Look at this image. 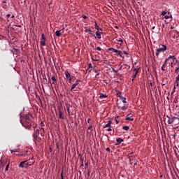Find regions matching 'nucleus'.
Here are the masks:
<instances>
[{"instance_id":"1","label":"nucleus","mask_w":179,"mask_h":179,"mask_svg":"<svg viewBox=\"0 0 179 179\" xmlns=\"http://www.w3.org/2000/svg\"><path fill=\"white\" fill-rule=\"evenodd\" d=\"M170 59H173V61H174L175 59H176V56H173L171 55L169 56L164 62L163 66H162V71H166V69H164V66H166V65H167V62H169V61H170Z\"/></svg>"},{"instance_id":"2","label":"nucleus","mask_w":179,"mask_h":179,"mask_svg":"<svg viewBox=\"0 0 179 179\" xmlns=\"http://www.w3.org/2000/svg\"><path fill=\"white\" fill-rule=\"evenodd\" d=\"M166 50H167V46H166V45H162L161 48L157 49L156 56L159 57V54H160V52H164Z\"/></svg>"},{"instance_id":"3","label":"nucleus","mask_w":179,"mask_h":179,"mask_svg":"<svg viewBox=\"0 0 179 179\" xmlns=\"http://www.w3.org/2000/svg\"><path fill=\"white\" fill-rule=\"evenodd\" d=\"M117 108H120V110H125L128 108V106L126 104H123L122 103L120 102L117 103Z\"/></svg>"},{"instance_id":"4","label":"nucleus","mask_w":179,"mask_h":179,"mask_svg":"<svg viewBox=\"0 0 179 179\" xmlns=\"http://www.w3.org/2000/svg\"><path fill=\"white\" fill-rule=\"evenodd\" d=\"M38 135H40V130L36 129L33 134L34 142H37V136H38Z\"/></svg>"},{"instance_id":"5","label":"nucleus","mask_w":179,"mask_h":179,"mask_svg":"<svg viewBox=\"0 0 179 179\" xmlns=\"http://www.w3.org/2000/svg\"><path fill=\"white\" fill-rule=\"evenodd\" d=\"M19 166H20V167H22V168H23V167L26 168L29 166H31V164H29V162H27V161H23V162H20Z\"/></svg>"},{"instance_id":"6","label":"nucleus","mask_w":179,"mask_h":179,"mask_svg":"<svg viewBox=\"0 0 179 179\" xmlns=\"http://www.w3.org/2000/svg\"><path fill=\"white\" fill-rule=\"evenodd\" d=\"M179 120L178 117H174L173 118H170L169 117V120H168V124H173V122H174L175 120Z\"/></svg>"},{"instance_id":"7","label":"nucleus","mask_w":179,"mask_h":179,"mask_svg":"<svg viewBox=\"0 0 179 179\" xmlns=\"http://www.w3.org/2000/svg\"><path fill=\"white\" fill-rule=\"evenodd\" d=\"M79 82H80V80H77L76 81V83L72 85L71 89L70 90L71 92H72V90H73V89H75V87H76V86H78V85H79Z\"/></svg>"},{"instance_id":"8","label":"nucleus","mask_w":179,"mask_h":179,"mask_svg":"<svg viewBox=\"0 0 179 179\" xmlns=\"http://www.w3.org/2000/svg\"><path fill=\"white\" fill-rule=\"evenodd\" d=\"M41 45H45V36H44V34H42V40L41 41Z\"/></svg>"},{"instance_id":"9","label":"nucleus","mask_w":179,"mask_h":179,"mask_svg":"<svg viewBox=\"0 0 179 179\" xmlns=\"http://www.w3.org/2000/svg\"><path fill=\"white\" fill-rule=\"evenodd\" d=\"M64 74H65V76H66V79H71L72 78L71 76V73L68 71H66L64 72Z\"/></svg>"},{"instance_id":"10","label":"nucleus","mask_w":179,"mask_h":179,"mask_svg":"<svg viewBox=\"0 0 179 179\" xmlns=\"http://www.w3.org/2000/svg\"><path fill=\"white\" fill-rule=\"evenodd\" d=\"M31 115H25L24 116L25 122H27V121H30V120H31Z\"/></svg>"},{"instance_id":"11","label":"nucleus","mask_w":179,"mask_h":179,"mask_svg":"<svg viewBox=\"0 0 179 179\" xmlns=\"http://www.w3.org/2000/svg\"><path fill=\"white\" fill-rule=\"evenodd\" d=\"M132 117V114L130 113L129 115H127V117H126V120L127 121H134V118H131Z\"/></svg>"},{"instance_id":"12","label":"nucleus","mask_w":179,"mask_h":179,"mask_svg":"<svg viewBox=\"0 0 179 179\" xmlns=\"http://www.w3.org/2000/svg\"><path fill=\"white\" fill-rule=\"evenodd\" d=\"M101 34H103V33L100 32V31H96V36L97 38H101Z\"/></svg>"},{"instance_id":"13","label":"nucleus","mask_w":179,"mask_h":179,"mask_svg":"<svg viewBox=\"0 0 179 179\" xmlns=\"http://www.w3.org/2000/svg\"><path fill=\"white\" fill-rule=\"evenodd\" d=\"M122 142H124V140L121 138H117L116 145L118 146Z\"/></svg>"},{"instance_id":"14","label":"nucleus","mask_w":179,"mask_h":179,"mask_svg":"<svg viewBox=\"0 0 179 179\" xmlns=\"http://www.w3.org/2000/svg\"><path fill=\"white\" fill-rule=\"evenodd\" d=\"M134 72H136L134 76H132L133 79H132V82H134V79H135V78H136V75H138V69H134Z\"/></svg>"},{"instance_id":"15","label":"nucleus","mask_w":179,"mask_h":179,"mask_svg":"<svg viewBox=\"0 0 179 179\" xmlns=\"http://www.w3.org/2000/svg\"><path fill=\"white\" fill-rule=\"evenodd\" d=\"M173 17V15L170 14V13H168V15H165L164 19H171Z\"/></svg>"},{"instance_id":"16","label":"nucleus","mask_w":179,"mask_h":179,"mask_svg":"<svg viewBox=\"0 0 179 179\" xmlns=\"http://www.w3.org/2000/svg\"><path fill=\"white\" fill-rule=\"evenodd\" d=\"M104 128H111V121H108V123L104 126Z\"/></svg>"},{"instance_id":"17","label":"nucleus","mask_w":179,"mask_h":179,"mask_svg":"<svg viewBox=\"0 0 179 179\" xmlns=\"http://www.w3.org/2000/svg\"><path fill=\"white\" fill-rule=\"evenodd\" d=\"M108 50L113 51V52H115V53L118 52V50L113 48H110Z\"/></svg>"},{"instance_id":"18","label":"nucleus","mask_w":179,"mask_h":179,"mask_svg":"<svg viewBox=\"0 0 179 179\" xmlns=\"http://www.w3.org/2000/svg\"><path fill=\"white\" fill-rule=\"evenodd\" d=\"M95 29L97 30V31H103V29H101L97 26V23L95 22Z\"/></svg>"},{"instance_id":"19","label":"nucleus","mask_w":179,"mask_h":179,"mask_svg":"<svg viewBox=\"0 0 179 179\" xmlns=\"http://www.w3.org/2000/svg\"><path fill=\"white\" fill-rule=\"evenodd\" d=\"M120 99H121L122 103H124V104H125L127 103V98L120 96Z\"/></svg>"},{"instance_id":"20","label":"nucleus","mask_w":179,"mask_h":179,"mask_svg":"<svg viewBox=\"0 0 179 179\" xmlns=\"http://www.w3.org/2000/svg\"><path fill=\"white\" fill-rule=\"evenodd\" d=\"M59 118L64 120V117L62 116V112L61 111V110H59Z\"/></svg>"},{"instance_id":"21","label":"nucleus","mask_w":179,"mask_h":179,"mask_svg":"<svg viewBox=\"0 0 179 179\" xmlns=\"http://www.w3.org/2000/svg\"><path fill=\"white\" fill-rule=\"evenodd\" d=\"M27 124V127H31V120H27V122H25Z\"/></svg>"},{"instance_id":"22","label":"nucleus","mask_w":179,"mask_h":179,"mask_svg":"<svg viewBox=\"0 0 179 179\" xmlns=\"http://www.w3.org/2000/svg\"><path fill=\"white\" fill-rule=\"evenodd\" d=\"M55 34L57 37H59L62 34H61V31H56Z\"/></svg>"},{"instance_id":"23","label":"nucleus","mask_w":179,"mask_h":179,"mask_svg":"<svg viewBox=\"0 0 179 179\" xmlns=\"http://www.w3.org/2000/svg\"><path fill=\"white\" fill-rule=\"evenodd\" d=\"M106 94H100L99 99H106Z\"/></svg>"},{"instance_id":"24","label":"nucleus","mask_w":179,"mask_h":179,"mask_svg":"<svg viewBox=\"0 0 179 179\" xmlns=\"http://www.w3.org/2000/svg\"><path fill=\"white\" fill-rule=\"evenodd\" d=\"M116 54H117V55H120V57H122V52L121 50H117Z\"/></svg>"},{"instance_id":"25","label":"nucleus","mask_w":179,"mask_h":179,"mask_svg":"<svg viewBox=\"0 0 179 179\" xmlns=\"http://www.w3.org/2000/svg\"><path fill=\"white\" fill-rule=\"evenodd\" d=\"M122 129L124 131H129V126H124L122 127Z\"/></svg>"},{"instance_id":"26","label":"nucleus","mask_w":179,"mask_h":179,"mask_svg":"<svg viewBox=\"0 0 179 179\" xmlns=\"http://www.w3.org/2000/svg\"><path fill=\"white\" fill-rule=\"evenodd\" d=\"M85 33H90V34H92V30L87 29H85Z\"/></svg>"},{"instance_id":"27","label":"nucleus","mask_w":179,"mask_h":179,"mask_svg":"<svg viewBox=\"0 0 179 179\" xmlns=\"http://www.w3.org/2000/svg\"><path fill=\"white\" fill-rule=\"evenodd\" d=\"M161 15L162 16H166V15H167V12L163 11Z\"/></svg>"},{"instance_id":"28","label":"nucleus","mask_w":179,"mask_h":179,"mask_svg":"<svg viewBox=\"0 0 179 179\" xmlns=\"http://www.w3.org/2000/svg\"><path fill=\"white\" fill-rule=\"evenodd\" d=\"M117 41H118L119 43H124V41H122V38H119L117 39Z\"/></svg>"},{"instance_id":"29","label":"nucleus","mask_w":179,"mask_h":179,"mask_svg":"<svg viewBox=\"0 0 179 179\" xmlns=\"http://www.w3.org/2000/svg\"><path fill=\"white\" fill-rule=\"evenodd\" d=\"M8 170H9V163L7 164L6 166V171H8Z\"/></svg>"},{"instance_id":"30","label":"nucleus","mask_w":179,"mask_h":179,"mask_svg":"<svg viewBox=\"0 0 179 179\" xmlns=\"http://www.w3.org/2000/svg\"><path fill=\"white\" fill-rule=\"evenodd\" d=\"M174 93H176V86H174V87H173V90L171 93V96H173V94H174Z\"/></svg>"},{"instance_id":"31","label":"nucleus","mask_w":179,"mask_h":179,"mask_svg":"<svg viewBox=\"0 0 179 179\" xmlns=\"http://www.w3.org/2000/svg\"><path fill=\"white\" fill-rule=\"evenodd\" d=\"M52 80H53V82H57V78H55V76L52 77Z\"/></svg>"},{"instance_id":"32","label":"nucleus","mask_w":179,"mask_h":179,"mask_svg":"<svg viewBox=\"0 0 179 179\" xmlns=\"http://www.w3.org/2000/svg\"><path fill=\"white\" fill-rule=\"evenodd\" d=\"M96 51H101V48L97 47V48H96Z\"/></svg>"},{"instance_id":"33","label":"nucleus","mask_w":179,"mask_h":179,"mask_svg":"<svg viewBox=\"0 0 179 179\" xmlns=\"http://www.w3.org/2000/svg\"><path fill=\"white\" fill-rule=\"evenodd\" d=\"M69 80V83H72V77L71 78L67 79Z\"/></svg>"},{"instance_id":"34","label":"nucleus","mask_w":179,"mask_h":179,"mask_svg":"<svg viewBox=\"0 0 179 179\" xmlns=\"http://www.w3.org/2000/svg\"><path fill=\"white\" fill-rule=\"evenodd\" d=\"M61 179H64V172L62 171L61 173Z\"/></svg>"},{"instance_id":"35","label":"nucleus","mask_w":179,"mask_h":179,"mask_svg":"<svg viewBox=\"0 0 179 179\" xmlns=\"http://www.w3.org/2000/svg\"><path fill=\"white\" fill-rule=\"evenodd\" d=\"M178 70H179V66H178V68H177V69L175 70V73H178Z\"/></svg>"},{"instance_id":"36","label":"nucleus","mask_w":179,"mask_h":179,"mask_svg":"<svg viewBox=\"0 0 179 179\" xmlns=\"http://www.w3.org/2000/svg\"><path fill=\"white\" fill-rule=\"evenodd\" d=\"M66 108H67L68 114H71V112L69 111V107L67 106Z\"/></svg>"},{"instance_id":"37","label":"nucleus","mask_w":179,"mask_h":179,"mask_svg":"<svg viewBox=\"0 0 179 179\" xmlns=\"http://www.w3.org/2000/svg\"><path fill=\"white\" fill-rule=\"evenodd\" d=\"M92 128H93V125L90 124L88 127V129H92Z\"/></svg>"},{"instance_id":"38","label":"nucleus","mask_w":179,"mask_h":179,"mask_svg":"<svg viewBox=\"0 0 179 179\" xmlns=\"http://www.w3.org/2000/svg\"><path fill=\"white\" fill-rule=\"evenodd\" d=\"M107 131L110 132V131H113V129H111L110 127H109L108 129H107Z\"/></svg>"},{"instance_id":"39","label":"nucleus","mask_w":179,"mask_h":179,"mask_svg":"<svg viewBox=\"0 0 179 179\" xmlns=\"http://www.w3.org/2000/svg\"><path fill=\"white\" fill-rule=\"evenodd\" d=\"M176 85L177 87L179 86L178 81H176Z\"/></svg>"},{"instance_id":"40","label":"nucleus","mask_w":179,"mask_h":179,"mask_svg":"<svg viewBox=\"0 0 179 179\" xmlns=\"http://www.w3.org/2000/svg\"><path fill=\"white\" fill-rule=\"evenodd\" d=\"M124 54L125 55H128V52H127V51H124Z\"/></svg>"},{"instance_id":"41","label":"nucleus","mask_w":179,"mask_h":179,"mask_svg":"<svg viewBox=\"0 0 179 179\" xmlns=\"http://www.w3.org/2000/svg\"><path fill=\"white\" fill-rule=\"evenodd\" d=\"M88 66H89V68H92V63H90V64H88Z\"/></svg>"},{"instance_id":"42","label":"nucleus","mask_w":179,"mask_h":179,"mask_svg":"<svg viewBox=\"0 0 179 179\" xmlns=\"http://www.w3.org/2000/svg\"><path fill=\"white\" fill-rule=\"evenodd\" d=\"M106 151H107V152H110V148H106Z\"/></svg>"},{"instance_id":"43","label":"nucleus","mask_w":179,"mask_h":179,"mask_svg":"<svg viewBox=\"0 0 179 179\" xmlns=\"http://www.w3.org/2000/svg\"><path fill=\"white\" fill-rule=\"evenodd\" d=\"M83 19H87V17L86 15L83 16Z\"/></svg>"},{"instance_id":"44","label":"nucleus","mask_w":179,"mask_h":179,"mask_svg":"<svg viewBox=\"0 0 179 179\" xmlns=\"http://www.w3.org/2000/svg\"><path fill=\"white\" fill-rule=\"evenodd\" d=\"M171 66L173 68V62H171Z\"/></svg>"},{"instance_id":"45","label":"nucleus","mask_w":179,"mask_h":179,"mask_svg":"<svg viewBox=\"0 0 179 179\" xmlns=\"http://www.w3.org/2000/svg\"><path fill=\"white\" fill-rule=\"evenodd\" d=\"M103 82H104V83H106V85H107V83H108L107 80H104Z\"/></svg>"},{"instance_id":"46","label":"nucleus","mask_w":179,"mask_h":179,"mask_svg":"<svg viewBox=\"0 0 179 179\" xmlns=\"http://www.w3.org/2000/svg\"><path fill=\"white\" fill-rule=\"evenodd\" d=\"M7 17H10V14H8Z\"/></svg>"},{"instance_id":"47","label":"nucleus","mask_w":179,"mask_h":179,"mask_svg":"<svg viewBox=\"0 0 179 179\" xmlns=\"http://www.w3.org/2000/svg\"><path fill=\"white\" fill-rule=\"evenodd\" d=\"M13 152H15L14 150H10V153H13Z\"/></svg>"},{"instance_id":"48","label":"nucleus","mask_w":179,"mask_h":179,"mask_svg":"<svg viewBox=\"0 0 179 179\" xmlns=\"http://www.w3.org/2000/svg\"><path fill=\"white\" fill-rule=\"evenodd\" d=\"M15 26H16L17 27H22V26L20 25H15Z\"/></svg>"},{"instance_id":"49","label":"nucleus","mask_w":179,"mask_h":179,"mask_svg":"<svg viewBox=\"0 0 179 179\" xmlns=\"http://www.w3.org/2000/svg\"><path fill=\"white\" fill-rule=\"evenodd\" d=\"M121 94V92H118L117 93V96H119V97H120V95Z\"/></svg>"},{"instance_id":"50","label":"nucleus","mask_w":179,"mask_h":179,"mask_svg":"<svg viewBox=\"0 0 179 179\" xmlns=\"http://www.w3.org/2000/svg\"><path fill=\"white\" fill-rule=\"evenodd\" d=\"M115 122H116V124H118V120H117V119H115Z\"/></svg>"},{"instance_id":"51","label":"nucleus","mask_w":179,"mask_h":179,"mask_svg":"<svg viewBox=\"0 0 179 179\" xmlns=\"http://www.w3.org/2000/svg\"><path fill=\"white\" fill-rule=\"evenodd\" d=\"M13 17H15V15L11 16V19H13Z\"/></svg>"},{"instance_id":"52","label":"nucleus","mask_w":179,"mask_h":179,"mask_svg":"<svg viewBox=\"0 0 179 179\" xmlns=\"http://www.w3.org/2000/svg\"><path fill=\"white\" fill-rule=\"evenodd\" d=\"M87 122H88V123L90 122V119H88V120H87Z\"/></svg>"},{"instance_id":"53","label":"nucleus","mask_w":179,"mask_h":179,"mask_svg":"<svg viewBox=\"0 0 179 179\" xmlns=\"http://www.w3.org/2000/svg\"><path fill=\"white\" fill-rule=\"evenodd\" d=\"M113 72H115V69H114V68L112 69Z\"/></svg>"},{"instance_id":"54","label":"nucleus","mask_w":179,"mask_h":179,"mask_svg":"<svg viewBox=\"0 0 179 179\" xmlns=\"http://www.w3.org/2000/svg\"><path fill=\"white\" fill-rule=\"evenodd\" d=\"M14 152H17V150H16V149H15V150H14Z\"/></svg>"},{"instance_id":"55","label":"nucleus","mask_w":179,"mask_h":179,"mask_svg":"<svg viewBox=\"0 0 179 179\" xmlns=\"http://www.w3.org/2000/svg\"><path fill=\"white\" fill-rule=\"evenodd\" d=\"M81 166H83V162H82Z\"/></svg>"},{"instance_id":"56","label":"nucleus","mask_w":179,"mask_h":179,"mask_svg":"<svg viewBox=\"0 0 179 179\" xmlns=\"http://www.w3.org/2000/svg\"><path fill=\"white\" fill-rule=\"evenodd\" d=\"M41 129H42V131H44V129L41 128Z\"/></svg>"},{"instance_id":"57","label":"nucleus","mask_w":179,"mask_h":179,"mask_svg":"<svg viewBox=\"0 0 179 179\" xmlns=\"http://www.w3.org/2000/svg\"><path fill=\"white\" fill-rule=\"evenodd\" d=\"M90 172H88V176H90Z\"/></svg>"},{"instance_id":"58","label":"nucleus","mask_w":179,"mask_h":179,"mask_svg":"<svg viewBox=\"0 0 179 179\" xmlns=\"http://www.w3.org/2000/svg\"><path fill=\"white\" fill-rule=\"evenodd\" d=\"M134 164L136 166V164H136V163H134Z\"/></svg>"},{"instance_id":"59","label":"nucleus","mask_w":179,"mask_h":179,"mask_svg":"<svg viewBox=\"0 0 179 179\" xmlns=\"http://www.w3.org/2000/svg\"><path fill=\"white\" fill-rule=\"evenodd\" d=\"M96 76H99V73H98V74H96Z\"/></svg>"},{"instance_id":"60","label":"nucleus","mask_w":179,"mask_h":179,"mask_svg":"<svg viewBox=\"0 0 179 179\" xmlns=\"http://www.w3.org/2000/svg\"><path fill=\"white\" fill-rule=\"evenodd\" d=\"M150 86H152V83H150Z\"/></svg>"},{"instance_id":"61","label":"nucleus","mask_w":179,"mask_h":179,"mask_svg":"<svg viewBox=\"0 0 179 179\" xmlns=\"http://www.w3.org/2000/svg\"><path fill=\"white\" fill-rule=\"evenodd\" d=\"M152 29H155V27H153Z\"/></svg>"},{"instance_id":"62","label":"nucleus","mask_w":179,"mask_h":179,"mask_svg":"<svg viewBox=\"0 0 179 179\" xmlns=\"http://www.w3.org/2000/svg\"><path fill=\"white\" fill-rule=\"evenodd\" d=\"M92 36H94V34H92Z\"/></svg>"},{"instance_id":"63","label":"nucleus","mask_w":179,"mask_h":179,"mask_svg":"<svg viewBox=\"0 0 179 179\" xmlns=\"http://www.w3.org/2000/svg\"><path fill=\"white\" fill-rule=\"evenodd\" d=\"M95 72H97V71H95Z\"/></svg>"}]
</instances>
